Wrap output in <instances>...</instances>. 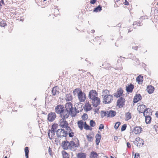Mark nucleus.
Instances as JSON below:
<instances>
[{
	"label": "nucleus",
	"mask_w": 158,
	"mask_h": 158,
	"mask_svg": "<svg viewBox=\"0 0 158 158\" xmlns=\"http://www.w3.org/2000/svg\"><path fill=\"white\" fill-rule=\"evenodd\" d=\"M98 96V93L95 90L92 89L90 90L89 92V97L90 100L96 98Z\"/></svg>",
	"instance_id": "11"
},
{
	"label": "nucleus",
	"mask_w": 158,
	"mask_h": 158,
	"mask_svg": "<svg viewBox=\"0 0 158 158\" xmlns=\"http://www.w3.org/2000/svg\"><path fill=\"white\" fill-rule=\"evenodd\" d=\"M121 123L120 122H116L115 123V125L114 126V128L115 129H117L118 128L120 125L121 124Z\"/></svg>",
	"instance_id": "44"
},
{
	"label": "nucleus",
	"mask_w": 158,
	"mask_h": 158,
	"mask_svg": "<svg viewBox=\"0 0 158 158\" xmlns=\"http://www.w3.org/2000/svg\"><path fill=\"white\" fill-rule=\"evenodd\" d=\"M56 117V115L54 112H51L48 115V119L51 122L53 121Z\"/></svg>",
	"instance_id": "13"
},
{
	"label": "nucleus",
	"mask_w": 158,
	"mask_h": 158,
	"mask_svg": "<svg viewBox=\"0 0 158 158\" xmlns=\"http://www.w3.org/2000/svg\"><path fill=\"white\" fill-rule=\"evenodd\" d=\"M127 147H128V148H131V146L130 143H129L127 142Z\"/></svg>",
	"instance_id": "55"
},
{
	"label": "nucleus",
	"mask_w": 158,
	"mask_h": 158,
	"mask_svg": "<svg viewBox=\"0 0 158 158\" xmlns=\"http://www.w3.org/2000/svg\"><path fill=\"white\" fill-rule=\"evenodd\" d=\"M86 137L89 141L92 142L93 140L94 136H92L90 135H86Z\"/></svg>",
	"instance_id": "37"
},
{
	"label": "nucleus",
	"mask_w": 158,
	"mask_h": 158,
	"mask_svg": "<svg viewBox=\"0 0 158 158\" xmlns=\"http://www.w3.org/2000/svg\"><path fill=\"white\" fill-rule=\"evenodd\" d=\"M134 49H135L136 50H137L138 49V47H134Z\"/></svg>",
	"instance_id": "59"
},
{
	"label": "nucleus",
	"mask_w": 158,
	"mask_h": 158,
	"mask_svg": "<svg viewBox=\"0 0 158 158\" xmlns=\"http://www.w3.org/2000/svg\"><path fill=\"white\" fill-rule=\"evenodd\" d=\"M56 134L58 137L62 138L66 137L67 136V133L66 131L63 129H59L57 130Z\"/></svg>",
	"instance_id": "6"
},
{
	"label": "nucleus",
	"mask_w": 158,
	"mask_h": 158,
	"mask_svg": "<svg viewBox=\"0 0 158 158\" xmlns=\"http://www.w3.org/2000/svg\"><path fill=\"white\" fill-rule=\"evenodd\" d=\"M66 118H61L59 121V126L63 128H66L69 127V124L66 120Z\"/></svg>",
	"instance_id": "8"
},
{
	"label": "nucleus",
	"mask_w": 158,
	"mask_h": 158,
	"mask_svg": "<svg viewBox=\"0 0 158 158\" xmlns=\"http://www.w3.org/2000/svg\"><path fill=\"white\" fill-rule=\"evenodd\" d=\"M58 127V125L57 124L54 123L52 125L51 130L55 132Z\"/></svg>",
	"instance_id": "36"
},
{
	"label": "nucleus",
	"mask_w": 158,
	"mask_h": 158,
	"mask_svg": "<svg viewBox=\"0 0 158 158\" xmlns=\"http://www.w3.org/2000/svg\"><path fill=\"white\" fill-rule=\"evenodd\" d=\"M143 113L144 116H150L152 114V113L149 108H147Z\"/></svg>",
	"instance_id": "24"
},
{
	"label": "nucleus",
	"mask_w": 158,
	"mask_h": 158,
	"mask_svg": "<svg viewBox=\"0 0 158 158\" xmlns=\"http://www.w3.org/2000/svg\"><path fill=\"white\" fill-rule=\"evenodd\" d=\"M0 26L1 27H5L7 25V24L6 22V21L4 20H2L0 22Z\"/></svg>",
	"instance_id": "40"
},
{
	"label": "nucleus",
	"mask_w": 158,
	"mask_h": 158,
	"mask_svg": "<svg viewBox=\"0 0 158 158\" xmlns=\"http://www.w3.org/2000/svg\"><path fill=\"white\" fill-rule=\"evenodd\" d=\"M4 1L3 0H1V1H0V8H1V7L2 6V5H4Z\"/></svg>",
	"instance_id": "53"
},
{
	"label": "nucleus",
	"mask_w": 158,
	"mask_h": 158,
	"mask_svg": "<svg viewBox=\"0 0 158 158\" xmlns=\"http://www.w3.org/2000/svg\"><path fill=\"white\" fill-rule=\"evenodd\" d=\"M134 88V85L130 83V84L128 85L126 87V90L127 92L128 93H132Z\"/></svg>",
	"instance_id": "15"
},
{
	"label": "nucleus",
	"mask_w": 158,
	"mask_h": 158,
	"mask_svg": "<svg viewBox=\"0 0 158 158\" xmlns=\"http://www.w3.org/2000/svg\"><path fill=\"white\" fill-rule=\"evenodd\" d=\"M102 96L103 102L105 104L110 103L113 100V95L110 94V91L107 89L102 90Z\"/></svg>",
	"instance_id": "3"
},
{
	"label": "nucleus",
	"mask_w": 158,
	"mask_h": 158,
	"mask_svg": "<svg viewBox=\"0 0 158 158\" xmlns=\"http://www.w3.org/2000/svg\"><path fill=\"white\" fill-rule=\"evenodd\" d=\"M7 103H8V105L10 106H12L14 104V102H12V100L10 98L8 100Z\"/></svg>",
	"instance_id": "39"
},
{
	"label": "nucleus",
	"mask_w": 158,
	"mask_h": 158,
	"mask_svg": "<svg viewBox=\"0 0 158 158\" xmlns=\"http://www.w3.org/2000/svg\"><path fill=\"white\" fill-rule=\"evenodd\" d=\"M145 122L147 124L150 123L151 122L152 118L150 116H145Z\"/></svg>",
	"instance_id": "31"
},
{
	"label": "nucleus",
	"mask_w": 158,
	"mask_h": 158,
	"mask_svg": "<svg viewBox=\"0 0 158 158\" xmlns=\"http://www.w3.org/2000/svg\"><path fill=\"white\" fill-rule=\"evenodd\" d=\"M77 124L79 129L81 130H82L84 127L85 122H84L83 120H80L78 121Z\"/></svg>",
	"instance_id": "19"
},
{
	"label": "nucleus",
	"mask_w": 158,
	"mask_h": 158,
	"mask_svg": "<svg viewBox=\"0 0 158 158\" xmlns=\"http://www.w3.org/2000/svg\"><path fill=\"white\" fill-rule=\"evenodd\" d=\"M91 32L92 33H94L95 32V30H92L91 31Z\"/></svg>",
	"instance_id": "58"
},
{
	"label": "nucleus",
	"mask_w": 158,
	"mask_h": 158,
	"mask_svg": "<svg viewBox=\"0 0 158 158\" xmlns=\"http://www.w3.org/2000/svg\"><path fill=\"white\" fill-rule=\"evenodd\" d=\"M102 10V7L100 5L98 6L94 9L93 12H98Z\"/></svg>",
	"instance_id": "34"
},
{
	"label": "nucleus",
	"mask_w": 158,
	"mask_h": 158,
	"mask_svg": "<svg viewBox=\"0 0 158 158\" xmlns=\"http://www.w3.org/2000/svg\"><path fill=\"white\" fill-rule=\"evenodd\" d=\"M119 0H116V2H118V1H119Z\"/></svg>",
	"instance_id": "62"
},
{
	"label": "nucleus",
	"mask_w": 158,
	"mask_h": 158,
	"mask_svg": "<svg viewBox=\"0 0 158 158\" xmlns=\"http://www.w3.org/2000/svg\"><path fill=\"white\" fill-rule=\"evenodd\" d=\"M82 118L84 120H86L88 118V115L86 114H84L82 116Z\"/></svg>",
	"instance_id": "46"
},
{
	"label": "nucleus",
	"mask_w": 158,
	"mask_h": 158,
	"mask_svg": "<svg viewBox=\"0 0 158 158\" xmlns=\"http://www.w3.org/2000/svg\"><path fill=\"white\" fill-rule=\"evenodd\" d=\"M86 154L83 152L79 153L77 155V158H86Z\"/></svg>",
	"instance_id": "30"
},
{
	"label": "nucleus",
	"mask_w": 158,
	"mask_h": 158,
	"mask_svg": "<svg viewBox=\"0 0 158 158\" xmlns=\"http://www.w3.org/2000/svg\"><path fill=\"white\" fill-rule=\"evenodd\" d=\"M91 100L93 106L95 107H97L100 104V99L98 97L94 98Z\"/></svg>",
	"instance_id": "9"
},
{
	"label": "nucleus",
	"mask_w": 158,
	"mask_h": 158,
	"mask_svg": "<svg viewBox=\"0 0 158 158\" xmlns=\"http://www.w3.org/2000/svg\"><path fill=\"white\" fill-rule=\"evenodd\" d=\"M154 88L153 86L152 85L148 86L147 88V90L149 94H152L153 92Z\"/></svg>",
	"instance_id": "26"
},
{
	"label": "nucleus",
	"mask_w": 158,
	"mask_h": 158,
	"mask_svg": "<svg viewBox=\"0 0 158 158\" xmlns=\"http://www.w3.org/2000/svg\"><path fill=\"white\" fill-rule=\"evenodd\" d=\"M142 128L140 127H135L134 128L133 131L135 134H139L142 131Z\"/></svg>",
	"instance_id": "17"
},
{
	"label": "nucleus",
	"mask_w": 158,
	"mask_h": 158,
	"mask_svg": "<svg viewBox=\"0 0 158 158\" xmlns=\"http://www.w3.org/2000/svg\"><path fill=\"white\" fill-rule=\"evenodd\" d=\"M65 99L67 101H71L73 99L72 95L70 93L68 94H66Z\"/></svg>",
	"instance_id": "29"
},
{
	"label": "nucleus",
	"mask_w": 158,
	"mask_h": 158,
	"mask_svg": "<svg viewBox=\"0 0 158 158\" xmlns=\"http://www.w3.org/2000/svg\"><path fill=\"white\" fill-rule=\"evenodd\" d=\"M102 65L104 66V67L106 69H109L110 67V64L106 62L103 64Z\"/></svg>",
	"instance_id": "38"
},
{
	"label": "nucleus",
	"mask_w": 158,
	"mask_h": 158,
	"mask_svg": "<svg viewBox=\"0 0 158 158\" xmlns=\"http://www.w3.org/2000/svg\"><path fill=\"white\" fill-rule=\"evenodd\" d=\"M73 105L71 102H68L65 105V109L70 114L72 117H74L76 115V113L75 112L74 109L73 107Z\"/></svg>",
	"instance_id": "5"
},
{
	"label": "nucleus",
	"mask_w": 158,
	"mask_h": 158,
	"mask_svg": "<svg viewBox=\"0 0 158 158\" xmlns=\"http://www.w3.org/2000/svg\"><path fill=\"white\" fill-rule=\"evenodd\" d=\"M136 81L138 84H142L143 81V76L141 75L138 76L136 78Z\"/></svg>",
	"instance_id": "23"
},
{
	"label": "nucleus",
	"mask_w": 158,
	"mask_h": 158,
	"mask_svg": "<svg viewBox=\"0 0 158 158\" xmlns=\"http://www.w3.org/2000/svg\"><path fill=\"white\" fill-rule=\"evenodd\" d=\"M84 129L86 130H91L92 128L87 124L86 122H85V124L84 127Z\"/></svg>",
	"instance_id": "35"
},
{
	"label": "nucleus",
	"mask_w": 158,
	"mask_h": 158,
	"mask_svg": "<svg viewBox=\"0 0 158 158\" xmlns=\"http://www.w3.org/2000/svg\"><path fill=\"white\" fill-rule=\"evenodd\" d=\"M62 154L63 156V158H69V155L65 151H63L62 152Z\"/></svg>",
	"instance_id": "33"
},
{
	"label": "nucleus",
	"mask_w": 158,
	"mask_h": 158,
	"mask_svg": "<svg viewBox=\"0 0 158 158\" xmlns=\"http://www.w3.org/2000/svg\"><path fill=\"white\" fill-rule=\"evenodd\" d=\"M55 112L59 114L60 117L61 118H67L70 114L69 112L67 111L63 105H58L55 108Z\"/></svg>",
	"instance_id": "1"
},
{
	"label": "nucleus",
	"mask_w": 158,
	"mask_h": 158,
	"mask_svg": "<svg viewBox=\"0 0 158 158\" xmlns=\"http://www.w3.org/2000/svg\"><path fill=\"white\" fill-rule=\"evenodd\" d=\"M66 129L67 131H66L67 133V135L68 134L69 135V133H71V132H72L73 131L72 130L69 126L68 127L66 128Z\"/></svg>",
	"instance_id": "42"
},
{
	"label": "nucleus",
	"mask_w": 158,
	"mask_h": 158,
	"mask_svg": "<svg viewBox=\"0 0 158 158\" xmlns=\"http://www.w3.org/2000/svg\"><path fill=\"white\" fill-rule=\"evenodd\" d=\"M123 4L126 5H128L129 3L127 0H125V2H123Z\"/></svg>",
	"instance_id": "51"
},
{
	"label": "nucleus",
	"mask_w": 158,
	"mask_h": 158,
	"mask_svg": "<svg viewBox=\"0 0 158 158\" xmlns=\"http://www.w3.org/2000/svg\"><path fill=\"white\" fill-rule=\"evenodd\" d=\"M107 117H112L116 115L115 111L110 110V111H107Z\"/></svg>",
	"instance_id": "18"
},
{
	"label": "nucleus",
	"mask_w": 158,
	"mask_h": 158,
	"mask_svg": "<svg viewBox=\"0 0 158 158\" xmlns=\"http://www.w3.org/2000/svg\"><path fill=\"white\" fill-rule=\"evenodd\" d=\"M96 143L97 145H98L101 139V135L98 134H97L95 136Z\"/></svg>",
	"instance_id": "27"
},
{
	"label": "nucleus",
	"mask_w": 158,
	"mask_h": 158,
	"mask_svg": "<svg viewBox=\"0 0 158 158\" xmlns=\"http://www.w3.org/2000/svg\"><path fill=\"white\" fill-rule=\"evenodd\" d=\"M104 127V126L103 125V124H100L99 127V130H101L103 129Z\"/></svg>",
	"instance_id": "50"
},
{
	"label": "nucleus",
	"mask_w": 158,
	"mask_h": 158,
	"mask_svg": "<svg viewBox=\"0 0 158 158\" xmlns=\"http://www.w3.org/2000/svg\"><path fill=\"white\" fill-rule=\"evenodd\" d=\"M52 149L50 148L49 147V149H48V152H49V154L50 155H52Z\"/></svg>",
	"instance_id": "54"
},
{
	"label": "nucleus",
	"mask_w": 158,
	"mask_h": 158,
	"mask_svg": "<svg viewBox=\"0 0 158 158\" xmlns=\"http://www.w3.org/2000/svg\"><path fill=\"white\" fill-rule=\"evenodd\" d=\"M25 152L26 156H28L29 153V148L28 147H27L25 148Z\"/></svg>",
	"instance_id": "41"
},
{
	"label": "nucleus",
	"mask_w": 158,
	"mask_h": 158,
	"mask_svg": "<svg viewBox=\"0 0 158 158\" xmlns=\"http://www.w3.org/2000/svg\"><path fill=\"white\" fill-rule=\"evenodd\" d=\"M134 158H140L139 154L137 152L136 153L135 155Z\"/></svg>",
	"instance_id": "49"
},
{
	"label": "nucleus",
	"mask_w": 158,
	"mask_h": 158,
	"mask_svg": "<svg viewBox=\"0 0 158 158\" xmlns=\"http://www.w3.org/2000/svg\"><path fill=\"white\" fill-rule=\"evenodd\" d=\"M96 0H91L90 3L91 4H94L96 2Z\"/></svg>",
	"instance_id": "52"
},
{
	"label": "nucleus",
	"mask_w": 158,
	"mask_h": 158,
	"mask_svg": "<svg viewBox=\"0 0 158 158\" xmlns=\"http://www.w3.org/2000/svg\"><path fill=\"white\" fill-rule=\"evenodd\" d=\"M125 120L128 121L131 119V113L129 112L126 113L125 115Z\"/></svg>",
	"instance_id": "28"
},
{
	"label": "nucleus",
	"mask_w": 158,
	"mask_h": 158,
	"mask_svg": "<svg viewBox=\"0 0 158 158\" xmlns=\"http://www.w3.org/2000/svg\"><path fill=\"white\" fill-rule=\"evenodd\" d=\"M78 143H75L73 141L69 142L66 140L63 141L61 143V147L64 149H69L71 150H75L79 146Z\"/></svg>",
	"instance_id": "2"
},
{
	"label": "nucleus",
	"mask_w": 158,
	"mask_h": 158,
	"mask_svg": "<svg viewBox=\"0 0 158 158\" xmlns=\"http://www.w3.org/2000/svg\"><path fill=\"white\" fill-rule=\"evenodd\" d=\"M4 158H7V157L6 156H5Z\"/></svg>",
	"instance_id": "63"
},
{
	"label": "nucleus",
	"mask_w": 158,
	"mask_h": 158,
	"mask_svg": "<svg viewBox=\"0 0 158 158\" xmlns=\"http://www.w3.org/2000/svg\"><path fill=\"white\" fill-rule=\"evenodd\" d=\"M144 141L139 137H137L135 139V144L138 147H142L144 144Z\"/></svg>",
	"instance_id": "12"
},
{
	"label": "nucleus",
	"mask_w": 158,
	"mask_h": 158,
	"mask_svg": "<svg viewBox=\"0 0 158 158\" xmlns=\"http://www.w3.org/2000/svg\"><path fill=\"white\" fill-rule=\"evenodd\" d=\"M26 158H28V156H26Z\"/></svg>",
	"instance_id": "64"
},
{
	"label": "nucleus",
	"mask_w": 158,
	"mask_h": 158,
	"mask_svg": "<svg viewBox=\"0 0 158 158\" xmlns=\"http://www.w3.org/2000/svg\"><path fill=\"white\" fill-rule=\"evenodd\" d=\"M123 92V89L122 88H120L118 89L117 91L114 94V96L116 98L122 97V96L124 95Z\"/></svg>",
	"instance_id": "10"
},
{
	"label": "nucleus",
	"mask_w": 158,
	"mask_h": 158,
	"mask_svg": "<svg viewBox=\"0 0 158 158\" xmlns=\"http://www.w3.org/2000/svg\"><path fill=\"white\" fill-rule=\"evenodd\" d=\"M127 125L126 124H123L122 127L121 128V131H123L125 130L127 128Z\"/></svg>",
	"instance_id": "47"
},
{
	"label": "nucleus",
	"mask_w": 158,
	"mask_h": 158,
	"mask_svg": "<svg viewBox=\"0 0 158 158\" xmlns=\"http://www.w3.org/2000/svg\"><path fill=\"white\" fill-rule=\"evenodd\" d=\"M69 135L70 137H73L74 136V132L73 131L71 133H69Z\"/></svg>",
	"instance_id": "48"
},
{
	"label": "nucleus",
	"mask_w": 158,
	"mask_h": 158,
	"mask_svg": "<svg viewBox=\"0 0 158 158\" xmlns=\"http://www.w3.org/2000/svg\"><path fill=\"white\" fill-rule=\"evenodd\" d=\"M141 99L142 97L141 95L139 94H136L134 97L133 102L135 103H137Z\"/></svg>",
	"instance_id": "16"
},
{
	"label": "nucleus",
	"mask_w": 158,
	"mask_h": 158,
	"mask_svg": "<svg viewBox=\"0 0 158 158\" xmlns=\"http://www.w3.org/2000/svg\"><path fill=\"white\" fill-rule=\"evenodd\" d=\"M92 109L91 104L88 102L85 103L84 106L85 110L88 111L91 110Z\"/></svg>",
	"instance_id": "20"
},
{
	"label": "nucleus",
	"mask_w": 158,
	"mask_h": 158,
	"mask_svg": "<svg viewBox=\"0 0 158 158\" xmlns=\"http://www.w3.org/2000/svg\"><path fill=\"white\" fill-rule=\"evenodd\" d=\"M143 25V23L141 22L136 21H135L133 23L134 27L136 28L137 27L141 26Z\"/></svg>",
	"instance_id": "25"
},
{
	"label": "nucleus",
	"mask_w": 158,
	"mask_h": 158,
	"mask_svg": "<svg viewBox=\"0 0 158 158\" xmlns=\"http://www.w3.org/2000/svg\"><path fill=\"white\" fill-rule=\"evenodd\" d=\"M125 100L124 98L121 97L118 98L116 102V106L118 108H121L125 105Z\"/></svg>",
	"instance_id": "7"
},
{
	"label": "nucleus",
	"mask_w": 158,
	"mask_h": 158,
	"mask_svg": "<svg viewBox=\"0 0 158 158\" xmlns=\"http://www.w3.org/2000/svg\"><path fill=\"white\" fill-rule=\"evenodd\" d=\"M101 116L102 117L106 116L107 117V111H102L101 113Z\"/></svg>",
	"instance_id": "43"
},
{
	"label": "nucleus",
	"mask_w": 158,
	"mask_h": 158,
	"mask_svg": "<svg viewBox=\"0 0 158 158\" xmlns=\"http://www.w3.org/2000/svg\"><path fill=\"white\" fill-rule=\"evenodd\" d=\"M52 95L54 96L59 93V89L58 86H54L52 90Z\"/></svg>",
	"instance_id": "21"
},
{
	"label": "nucleus",
	"mask_w": 158,
	"mask_h": 158,
	"mask_svg": "<svg viewBox=\"0 0 158 158\" xmlns=\"http://www.w3.org/2000/svg\"><path fill=\"white\" fill-rule=\"evenodd\" d=\"M147 109L146 106L143 104H140L138 106L137 110L140 113H143Z\"/></svg>",
	"instance_id": "14"
},
{
	"label": "nucleus",
	"mask_w": 158,
	"mask_h": 158,
	"mask_svg": "<svg viewBox=\"0 0 158 158\" xmlns=\"http://www.w3.org/2000/svg\"><path fill=\"white\" fill-rule=\"evenodd\" d=\"M110 158H114V157L113 156H110Z\"/></svg>",
	"instance_id": "61"
},
{
	"label": "nucleus",
	"mask_w": 158,
	"mask_h": 158,
	"mask_svg": "<svg viewBox=\"0 0 158 158\" xmlns=\"http://www.w3.org/2000/svg\"><path fill=\"white\" fill-rule=\"evenodd\" d=\"M98 155L95 152H91L90 154V158H98Z\"/></svg>",
	"instance_id": "32"
},
{
	"label": "nucleus",
	"mask_w": 158,
	"mask_h": 158,
	"mask_svg": "<svg viewBox=\"0 0 158 158\" xmlns=\"http://www.w3.org/2000/svg\"><path fill=\"white\" fill-rule=\"evenodd\" d=\"M155 114H156V116L157 118H158V111L156 112V113Z\"/></svg>",
	"instance_id": "57"
},
{
	"label": "nucleus",
	"mask_w": 158,
	"mask_h": 158,
	"mask_svg": "<svg viewBox=\"0 0 158 158\" xmlns=\"http://www.w3.org/2000/svg\"><path fill=\"white\" fill-rule=\"evenodd\" d=\"M97 38H98V39H99V40H100V37H97Z\"/></svg>",
	"instance_id": "60"
},
{
	"label": "nucleus",
	"mask_w": 158,
	"mask_h": 158,
	"mask_svg": "<svg viewBox=\"0 0 158 158\" xmlns=\"http://www.w3.org/2000/svg\"><path fill=\"white\" fill-rule=\"evenodd\" d=\"M90 126L94 127L96 125V123L94 121L91 120L90 122Z\"/></svg>",
	"instance_id": "45"
},
{
	"label": "nucleus",
	"mask_w": 158,
	"mask_h": 158,
	"mask_svg": "<svg viewBox=\"0 0 158 158\" xmlns=\"http://www.w3.org/2000/svg\"><path fill=\"white\" fill-rule=\"evenodd\" d=\"M55 131L52 130H49L48 132V135L49 138L51 139H53L55 137Z\"/></svg>",
	"instance_id": "22"
},
{
	"label": "nucleus",
	"mask_w": 158,
	"mask_h": 158,
	"mask_svg": "<svg viewBox=\"0 0 158 158\" xmlns=\"http://www.w3.org/2000/svg\"><path fill=\"white\" fill-rule=\"evenodd\" d=\"M118 139V137L117 136H115L114 137V140H115L116 141Z\"/></svg>",
	"instance_id": "56"
},
{
	"label": "nucleus",
	"mask_w": 158,
	"mask_h": 158,
	"mask_svg": "<svg viewBox=\"0 0 158 158\" xmlns=\"http://www.w3.org/2000/svg\"><path fill=\"white\" fill-rule=\"evenodd\" d=\"M74 95H77L79 101L81 102H84L86 99L85 94L79 88L75 89L73 91Z\"/></svg>",
	"instance_id": "4"
}]
</instances>
